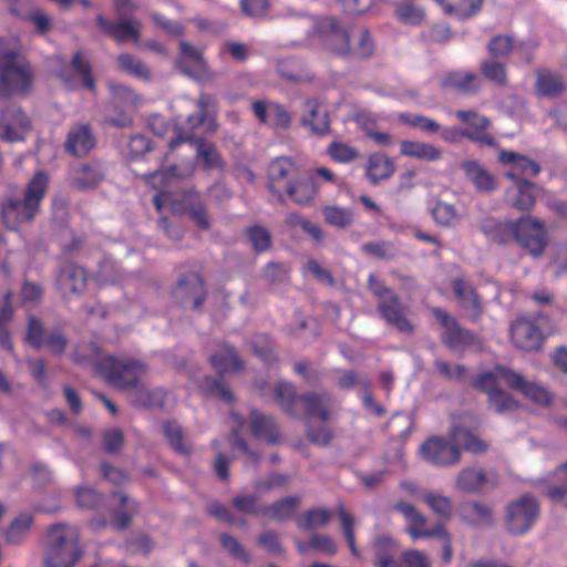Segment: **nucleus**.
Here are the masks:
<instances>
[{"instance_id": "nucleus-1", "label": "nucleus", "mask_w": 567, "mask_h": 567, "mask_svg": "<svg viewBox=\"0 0 567 567\" xmlns=\"http://www.w3.org/2000/svg\"><path fill=\"white\" fill-rule=\"evenodd\" d=\"M478 228L487 240L498 245L515 241L534 258L544 254L548 243L544 224L530 215L516 220L487 216L480 221Z\"/></svg>"}, {"instance_id": "nucleus-2", "label": "nucleus", "mask_w": 567, "mask_h": 567, "mask_svg": "<svg viewBox=\"0 0 567 567\" xmlns=\"http://www.w3.org/2000/svg\"><path fill=\"white\" fill-rule=\"evenodd\" d=\"M165 163L166 162H162V165L157 169L143 175L145 183L157 190L153 197L155 208L161 210L164 203L172 202L175 209L187 214L198 228L208 230L210 228V219L198 192L188 188L184 189L178 198H171V194L166 190V187L169 185V179L182 178L183 174L179 173L177 165L173 164L164 167Z\"/></svg>"}, {"instance_id": "nucleus-3", "label": "nucleus", "mask_w": 567, "mask_h": 567, "mask_svg": "<svg viewBox=\"0 0 567 567\" xmlns=\"http://www.w3.org/2000/svg\"><path fill=\"white\" fill-rule=\"evenodd\" d=\"M452 442L433 436L421 445L423 458L440 467H449L461 461V449L472 454H484L488 451V443L476 435L475 431L463 424L455 423L449 431Z\"/></svg>"}, {"instance_id": "nucleus-4", "label": "nucleus", "mask_w": 567, "mask_h": 567, "mask_svg": "<svg viewBox=\"0 0 567 567\" xmlns=\"http://www.w3.org/2000/svg\"><path fill=\"white\" fill-rule=\"evenodd\" d=\"M272 392L281 411L293 419L327 422L332 416L333 396L328 391H308L298 395L291 382L280 381Z\"/></svg>"}, {"instance_id": "nucleus-5", "label": "nucleus", "mask_w": 567, "mask_h": 567, "mask_svg": "<svg viewBox=\"0 0 567 567\" xmlns=\"http://www.w3.org/2000/svg\"><path fill=\"white\" fill-rule=\"evenodd\" d=\"M49 186V175L37 172L25 187L23 198H10L2 204L1 215L7 228L16 230L24 223H31L40 210Z\"/></svg>"}, {"instance_id": "nucleus-6", "label": "nucleus", "mask_w": 567, "mask_h": 567, "mask_svg": "<svg viewBox=\"0 0 567 567\" xmlns=\"http://www.w3.org/2000/svg\"><path fill=\"white\" fill-rule=\"evenodd\" d=\"M82 556L76 527L58 523L49 528L43 557L45 567H73Z\"/></svg>"}, {"instance_id": "nucleus-7", "label": "nucleus", "mask_w": 567, "mask_h": 567, "mask_svg": "<svg viewBox=\"0 0 567 567\" xmlns=\"http://www.w3.org/2000/svg\"><path fill=\"white\" fill-rule=\"evenodd\" d=\"M367 286L377 299V310L384 322L400 332L411 334L414 326L408 319L409 308L400 297L374 274H369Z\"/></svg>"}, {"instance_id": "nucleus-8", "label": "nucleus", "mask_w": 567, "mask_h": 567, "mask_svg": "<svg viewBox=\"0 0 567 567\" xmlns=\"http://www.w3.org/2000/svg\"><path fill=\"white\" fill-rule=\"evenodd\" d=\"M100 377L112 388L120 391H132L142 381L147 365L137 359H120L106 355L94 362Z\"/></svg>"}, {"instance_id": "nucleus-9", "label": "nucleus", "mask_w": 567, "mask_h": 567, "mask_svg": "<svg viewBox=\"0 0 567 567\" xmlns=\"http://www.w3.org/2000/svg\"><path fill=\"white\" fill-rule=\"evenodd\" d=\"M218 124L215 118L209 117L204 112L192 113L186 118V125L176 124L173 127V136L168 142V151L163 158V162L168 161V156L177 147L184 143L195 144L198 138H204L205 135H210L217 131Z\"/></svg>"}, {"instance_id": "nucleus-10", "label": "nucleus", "mask_w": 567, "mask_h": 567, "mask_svg": "<svg viewBox=\"0 0 567 567\" xmlns=\"http://www.w3.org/2000/svg\"><path fill=\"white\" fill-rule=\"evenodd\" d=\"M539 516V504L530 494H524L511 502L506 508V526L513 535H524L536 523Z\"/></svg>"}, {"instance_id": "nucleus-11", "label": "nucleus", "mask_w": 567, "mask_h": 567, "mask_svg": "<svg viewBox=\"0 0 567 567\" xmlns=\"http://www.w3.org/2000/svg\"><path fill=\"white\" fill-rule=\"evenodd\" d=\"M173 297L179 306L198 310L208 297L205 279L195 271L181 275L173 289Z\"/></svg>"}, {"instance_id": "nucleus-12", "label": "nucleus", "mask_w": 567, "mask_h": 567, "mask_svg": "<svg viewBox=\"0 0 567 567\" xmlns=\"http://www.w3.org/2000/svg\"><path fill=\"white\" fill-rule=\"evenodd\" d=\"M33 80L34 74L29 63L14 62L0 68V100L28 94L32 90Z\"/></svg>"}, {"instance_id": "nucleus-13", "label": "nucleus", "mask_w": 567, "mask_h": 567, "mask_svg": "<svg viewBox=\"0 0 567 567\" xmlns=\"http://www.w3.org/2000/svg\"><path fill=\"white\" fill-rule=\"evenodd\" d=\"M32 130V121L25 111L16 104L0 109V138L4 142H22Z\"/></svg>"}, {"instance_id": "nucleus-14", "label": "nucleus", "mask_w": 567, "mask_h": 567, "mask_svg": "<svg viewBox=\"0 0 567 567\" xmlns=\"http://www.w3.org/2000/svg\"><path fill=\"white\" fill-rule=\"evenodd\" d=\"M298 165L289 157L272 159L267 168V188L280 202H285V190L300 173Z\"/></svg>"}, {"instance_id": "nucleus-15", "label": "nucleus", "mask_w": 567, "mask_h": 567, "mask_svg": "<svg viewBox=\"0 0 567 567\" xmlns=\"http://www.w3.org/2000/svg\"><path fill=\"white\" fill-rule=\"evenodd\" d=\"M431 312L442 328L441 341L449 349H460L475 342V334L462 327L455 317L441 307H432Z\"/></svg>"}, {"instance_id": "nucleus-16", "label": "nucleus", "mask_w": 567, "mask_h": 567, "mask_svg": "<svg viewBox=\"0 0 567 567\" xmlns=\"http://www.w3.org/2000/svg\"><path fill=\"white\" fill-rule=\"evenodd\" d=\"M25 341L34 349L39 350L44 344L54 355H61L68 346V338L61 330L45 332L43 323L34 316L28 319V328L24 337Z\"/></svg>"}, {"instance_id": "nucleus-17", "label": "nucleus", "mask_w": 567, "mask_h": 567, "mask_svg": "<svg viewBox=\"0 0 567 567\" xmlns=\"http://www.w3.org/2000/svg\"><path fill=\"white\" fill-rule=\"evenodd\" d=\"M506 176L513 182L505 192V203L511 207L529 212L536 203V198L542 190L535 183L518 176L514 171L507 172Z\"/></svg>"}, {"instance_id": "nucleus-18", "label": "nucleus", "mask_w": 567, "mask_h": 567, "mask_svg": "<svg viewBox=\"0 0 567 567\" xmlns=\"http://www.w3.org/2000/svg\"><path fill=\"white\" fill-rule=\"evenodd\" d=\"M498 377L512 390L520 392L525 398L540 404L548 405L551 402L549 392L537 383L527 381L522 374L503 365H496Z\"/></svg>"}, {"instance_id": "nucleus-19", "label": "nucleus", "mask_w": 567, "mask_h": 567, "mask_svg": "<svg viewBox=\"0 0 567 567\" xmlns=\"http://www.w3.org/2000/svg\"><path fill=\"white\" fill-rule=\"evenodd\" d=\"M320 45L331 54L342 58L348 43L349 30L336 18L327 17L317 25Z\"/></svg>"}, {"instance_id": "nucleus-20", "label": "nucleus", "mask_w": 567, "mask_h": 567, "mask_svg": "<svg viewBox=\"0 0 567 567\" xmlns=\"http://www.w3.org/2000/svg\"><path fill=\"white\" fill-rule=\"evenodd\" d=\"M251 111L258 122L271 128L287 131L291 127L292 117L285 105L270 100H255Z\"/></svg>"}, {"instance_id": "nucleus-21", "label": "nucleus", "mask_w": 567, "mask_h": 567, "mask_svg": "<svg viewBox=\"0 0 567 567\" xmlns=\"http://www.w3.org/2000/svg\"><path fill=\"white\" fill-rule=\"evenodd\" d=\"M509 337L517 349L527 352L539 350L544 340L542 329L526 317H518L511 323Z\"/></svg>"}, {"instance_id": "nucleus-22", "label": "nucleus", "mask_w": 567, "mask_h": 567, "mask_svg": "<svg viewBox=\"0 0 567 567\" xmlns=\"http://www.w3.org/2000/svg\"><path fill=\"white\" fill-rule=\"evenodd\" d=\"M453 292L460 306L467 312L470 319L476 322L484 312L483 302L474 286L464 278L456 277L451 282Z\"/></svg>"}, {"instance_id": "nucleus-23", "label": "nucleus", "mask_w": 567, "mask_h": 567, "mask_svg": "<svg viewBox=\"0 0 567 567\" xmlns=\"http://www.w3.org/2000/svg\"><path fill=\"white\" fill-rule=\"evenodd\" d=\"M393 508L402 514L406 520V533L412 540L415 542L421 538H432L437 533V525L433 528H426V517L420 513L414 505L404 501H399L395 503Z\"/></svg>"}, {"instance_id": "nucleus-24", "label": "nucleus", "mask_w": 567, "mask_h": 567, "mask_svg": "<svg viewBox=\"0 0 567 567\" xmlns=\"http://www.w3.org/2000/svg\"><path fill=\"white\" fill-rule=\"evenodd\" d=\"M96 145V137L90 124L73 125L66 134L64 150L75 157L86 156Z\"/></svg>"}, {"instance_id": "nucleus-25", "label": "nucleus", "mask_w": 567, "mask_h": 567, "mask_svg": "<svg viewBox=\"0 0 567 567\" xmlns=\"http://www.w3.org/2000/svg\"><path fill=\"white\" fill-rule=\"evenodd\" d=\"M375 52V41L371 32L365 28L349 30L348 43L343 52V59L365 60Z\"/></svg>"}, {"instance_id": "nucleus-26", "label": "nucleus", "mask_w": 567, "mask_h": 567, "mask_svg": "<svg viewBox=\"0 0 567 567\" xmlns=\"http://www.w3.org/2000/svg\"><path fill=\"white\" fill-rule=\"evenodd\" d=\"M105 175L103 164L93 159L75 167L71 174L70 183L80 190L92 189L104 181Z\"/></svg>"}, {"instance_id": "nucleus-27", "label": "nucleus", "mask_w": 567, "mask_h": 567, "mask_svg": "<svg viewBox=\"0 0 567 567\" xmlns=\"http://www.w3.org/2000/svg\"><path fill=\"white\" fill-rule=\"evenodd\" d=\"M95 20L101 30L120 44L128 41L137 43L141 39L138 21L130 22L121 20L118 22H112L102 14H99Z\"/></svg>"}, {"instance_id": "nucleus-28", "label": "nucleus", "mask_w": 567, "mask_h": 567, "mask_svg": "<svg viewBox=\"0 0 567 567\" xmlns=\"http://www.w3.org/2000/svg\"><path fill=\"white\" fill-rule=\"evenodd\" d=\"M56 285L63 293L80 295L86 289L87 271L80 265L66 264L58 274Z\"/></svg>"}, {"instance_id": "nucleus-29", "label": "nucleus", "mask_w": 567, "mask_h": 567, "mask_svg": "<svg viewBox=\"0 0 567 567\" xmlns=\"http://www.w3.org/2000/svg\"><path fill=\"white\" fill-rule=\"evenodd\" d=\"M441 86L444 90L467 95L480 90L481 80L474 72L452 71L444 75Z\"/></svg>"}, {"instance_id": "nucleus-30", "label": "nucleus", "mask_w": 567, "mask_h": 567, "mask_svg": "<svg viewBox=\"0 0 567 567\" xmlns=\"http://www.w3.org/2000/svg\"><path fill=\"white\" fill-rule=\"evenodd\" d=\"M535 90L539 96L553 99L560 96L567 85L561 74L540 68L536 70Z\"/></svg>"}, {"instance_id": "nucleus-31", "label": "nucleus", "mask_w": 567, "mask_h": 567, "mask_svg": "<svg viewBox=\"0 0 567 567\" xmlns=\"http://www.w3.org/2000/svg\"><path fill=\"white\" fill-rule=\"evenodd\" d=\"M395 173L394 162L384 153L369 154L365 166V176L373 186L389 179Z\"/></svg>"}, {"instance_id": "nucleus-32", "label": "nucleus", "mask_w": 567, "mask_h": 567, "mask_svg": "<svg viewBox=\"0 0 567 567\" xmlns=\"http://www.w3.org/2000/svg\"><path fill=\"white\" fill-rule=\"evenodd\" d=\"M251 434L259 440L275 444L280 440V433L276 420L254 409L249 415Z\"/></svg>"}, {"instance_id": "nucleus-33", "label": "nucleus", "mask_w": 567, "mask_h": 567, "mask_svg": "<svg viewBox=\"0 0 567 567\" xmlns=\"http://www.w3.org/2000/svg\"><path fill=\"white\" fill-rule=\"evenodd\" d=\"M318 193V186L313 176L301 172L285 190V196L298 205H307L313 200Z\"/></svg>"}, {"instance_id": "nucleus-34", "label": "nucleus", "mask_w": 567, "mask_h": 567, "mask_svg": "<svg viewBox=\"0 0 567 567\" xmlns=\"http://www.w3.org/2000/svg\"><path fill=\"white\" fill-rule=\"evenodd\" d=\"M166 391L162 388L148 389L141 381L131 391V404L144 409H163L166 402Z\"/></svg>"}, {"instance_id": "nucleus-35", "label": "nucleus", "mask_w": 567, "mask_h": 567, "mask_svg": "<svg viewBox=\"0 0 567 567\" xmlns=\"http://www.w3.org/2000/svg\"><path fill=\"white\" fill-rule=\"evenodd\" d=\"M400 154L419 161L436 162L442 158V150L431 143L403 140L400 143Z\"/></svg>"}, {"instance_id": "nucleus-36", "label": "nucleus", "mask_w": 567, "mask_h": 567, "mask_svg": "<svg viewBox=\"0 0 567 567\" xmlns=\"http://www.w3.org/2000/svg\"><path fill=\"white\" fill-rule=\"evenodd\" d=\"M398 543L390 536L381 535L373 540L374 567H396Z\"/></svg>"}, {"instance_id": "nucleus-37", "label": "nucleus", "mask_w": 567, "mask_h": 567, "mask_svg": "<svg viewBox=\"0 0 567 567\" xmlns=\"http://www.w3.org/2000/svg\"><path fill=\"white\" fill-rule=\"evenodd\" d=\"M305 110L308 115H305L301 123L305 127L309 128L313 134L323 136L330 130V122L328 114L319 113L320 104L317 99H308L303 103Z\"/></svg>"}, {"instance_id": "nucleus-38", "label": "nucleus", "mask_w": 567, "mask_h": 567, "mask_svg": "<svg viewBox=\"0 0 567 567\" xmlns=\"http://www.w3.org/2000/svg\"><path fill=\"white\" fill-rule=\"evenodd\" d=\"M300 503L301 497L298 495L282 497L272 502L270 505L264 506L262 515L276 522H286L293 517Z\"/></svg>"}, {"instance_id": "nucleus-39", "label": "nucleus", "mask_w": 567, "mask_h": 567, "mask_svg": "<svg viewBox=\"0 0 567 567\" xmlns=\"http://www.w3.org/2000/svg\"><path fill=\"white\" fill-rule=\"evenodd\" d=\"M114 495L118 497L120 508L112 513V526L114 529L123 532L131 526L138 512V503L131 499L125 493L116 492Z\"/></svg>"}, {"instance_id": "nucleus-40", "label": "nucleus", "mask_w": 567, "mask_h": 567, "mask_svg": "<svg viewBox=\"0 0 567 567\" xmlns=\"http://www.w3.org/2000/svg\"><path fill=\"white\" fill-rule=\"evenodd\" d=\"M498 161L504 165H511L518 176L522 174L536 177L540 173L538 163L514 151L502 150L498 153Z\"/></svg>"}, {"instance_id": "nucleus-41", "label": "nucleus", "mask_w": 567, "mask_h": 567, "mask_svg": "<svg viewBox=\"0 0 567 567\" xmlns=\"http://www.w3.org/2000/svg\"><path fill=\"white\" fill-rule=\"evenodd\" d=\"M210 363L220 374L237 372L244 368L237 350L227 343L221 344L219 350L210 357Z\"/></svg>"}, {"instance_id": "nucleus-42", "label": "nucleus", "mask_w": 567, "mask_h": 567, "mask_svg": "<svg viewBox=\"0 0 567 567\" xmlns=\"http://www.w3.org/2000/svg\"><path fill=\"white\" fill-rule=\"evenodd\" d=\"M461 168L466 176L481 192H492L496 188L497 183L495 177L484 169L476 161H464L461 163Z\"/></svg>"}, {"instance_id": "nucleus-43", "label": "nucleus", "mask_w": 567, "mask_h": 567, "mask_svg": "<svg viewBox=\"0 0 567 567\" xmlns=\"http://www.w3.org/2000/svg\"><path fill=\"white\" fill-rule=\"evenodd\" d=\"M487 483V475L483 468L465 467L456 477V486L466 493H478Z\"/></svg>"}, {"instance_id": "nucleus-44", "label": "nucleus", "mask_w": 567, "mask_h": 567, "mask_svg": "<svg viewBox=\"0 0 567 567\" xmlns=\"http://www.w3.org/2000/svg\"><path fill=\"white\" fill-rule=\"evenodd\" d=\"M442 138L451 144L460 143L463 138H467L474 143H478L482 145L494 147L496 146V141L492 135H480L476 133H471L470 130H463L456 126L444 127L441 132Z\"/></svg>"}, {"instance_id": "nucleus-45", "label": "nucleus", "mask_w": 567, "mask_h": 567, "mask_svg": "<svg viewBox=\"0 0 567 567\" xmlns=\"http://www.w3.org/2000/svg\"><path fill=\"white\" fill-rule=\"evenodd\" d=\"M446 14L467 19L481 9L482 0H436Z\"/></svg>"}, {"instance_id": "nucleus-46", "label": "nucleus", "mask_w": 567, "mask_h": 567, "mask_svg": "<svg viewBox=\"0 0 567 567\" xmlns=\"http://www.w3.org/2000/svg\"><path fill=\"white\" fill-rule=\"evenodd\" d=\"M331 511L322 507H313L296 517V525L301 530H311L328 525L331 520Z\"/></svg>"}, {"instance_id": "nucleus-47", "label": "nucleus", "mask_w": 567, "mask_h": 567, "mask_svg": "<svg viewBox=\"0 0 567 567\" xmlns=\"http://www.w3.org/2000/svg\"><path fill=\"white\" fill-rule=\"evenodd\" d=\"M163 432L171 447L176 453L182 455H189L192 453V446L184 442V431L176 421H165Z\"/></svg>"}, {"instance_id": "nucleus-48", "label": "nucleus", "mask_w": 567, "mask_h": 567, "mask_svg": "<svg viewBox=\"0 0 567 567\" xmlns=\"http://www.w3.org/2000/svg\"><path fill=\"white\" fill-rule=\"evenodd\" d=\"M70 66L72 71L81 79V83L90 91L95 90V79L92 73V65L87 59L84 58L83 52L78 50L73 53Z\"/></svg>"}, {"instance_id": "nucleus-49", "label": "nucleus", "mask_w": 567, "mask_h": 567, "mask_svg": "<svg viewBox=\"0 0 567 567\" xmlns=\"http://www.w3.org/2000/svg\"><path fill=\"white\" fill-rule=\"evenodd\" d=\"M244 234L251 244L252 250L257 254L265 252L271 248L272 237L270 231L261 225H252L244 229Z\"/></svg>"}, {"instance_id": "nucleus-50", "label": "nucleus", "mask_w": 567, "mask_h": 567, "mask_svg": "<svg viewBox=\"0 0 567 567\" xmlns=\"http://www.w3.org/2000/svg\"><path fill=\"white\" fill-rule=\"evenodd\" d=\"M487 404L488 410L494 411L496 414L513 412L518 408V402L501 388L487 395Z\"/></svg>"}, {"instance_id": "nucleus-51", "label": "nucleus", "mask_w": 567, "mask_h": 567, "mask_svg": "<svg viewBox=\"0 0 567 567\" xmlns=\"http://www.w3.org/2000/svg\"><path fill=\"white\" fill-rule=\"evenodd\" d=\"M398 118L401 123L419 128L426 134H435L441 131L440 123L422 114L403 112L399 114Z\"/></svg>"}, {"instance_id": "nucleus-52", "label": "nucleus", "mask_w": 567, "mask_h": 567, "mask_svg": "<svg viewBox=\"0 0 567 567\" xmlns=\"http://www.w3.org/2000/svg\"><path fill=\"white\" fill-rule=\"evenodd\" d=\"M395 16L402 23L414 27L422 24L426 17L424 9L411 1L399 3L395 7Z\"/></svg>"}, {"instance_id": "nucleus-53", "label": "nucleus", "mask_w": 567, "mask_h": 567, "mask_svg": "<svg viewBox=\"0 0 567 567\" xmlns=\"http://www.w3.org/2000/svg\"><path fill=\"white\" fill-rule=\"evenodd\" d=\"M337 512H338V516L340 518L342 534H343L344 539L349 546L351 555L354 557H360V551H359V549L357 547V543H355V534H354L355 519H354V517L346 511L343 505H339Z\"/></svg>"}, {"instance_id": "nucleus-54", "label": "nucleus", "mask_w": 567, "mask_h": 567, "mask_svg": "<svg viewBox=\"0 0 567 567\" xmlns=\"http://www.w3.org/2000/svg\"><path fill=\"white\" fill-rule=\"evenodd\" d=\"M322 214L326 223L334 227L344 228L353 223V213L347 207L326 206Z\"/></svg>"}, {"instance_id": "nucleus-55", "label": "nucleus", "mask_w": 567, "mask_h": 567, "mask_svg": "<svg viewBox=\"0 0 567 567\" xmlns=\"http://www.w3.org/2000/svg\"><path fill=\"white\" fill-rule=\"evenodd\" d=\"M196 147L197 156L203 159L207 169L223 166V161L217 147L213 143H206L204 138H198L197 143L192 144Z\"/></svg>"}, {"instance_id": "nucleus-56", "label": "nucleus", "mask_w": 567, "mask_h": 567, "mask_svg": "<svg viewBox=\"0 0 567 567\" xmlns=\"http://www.w3.org/2000/svg\"><path fill=\"white\" fill-rule=\"evenodd\" d=\"M327 154L337 163L349 164L360 157V152L346 143L333 141L327 148Z\"/></svg>"}, {"instance_id": "nucleus-57", "label": "nucleus", "mask_w": 567, "mask_h": 567, "mask_svg": "<svg viewBox=\"0 0 567 567\" xmlns=\"http://www.w3.org/2000/svg\"><path fill=\"white\" fill-rule=\"evenodd\" d=\"M480 70L485 79L497 86L507 85L508 81L505 64L497 61L484 60L480 64Z\"/></svg>"}, {"instance_id": "nucleus-58", "label": "nucleus", "mask_w": 567, "mask_h": 567, "mask_svg": "<svg viewBox=\"0 0 567 567\" xmlns=\"http://www.w3.org/2000/svg\"><path fill=\"white\" fill-rule=\"evenodd\" d=\"M298 549L300 553H306L308 549H316L327 555H334L338 547L330 536L315 534L307 543H298Z\"/></svg>"}, {"instance_id": "nucleus-59", "label": "nucleus", "mask_w": 567, "mask_h": 567, "mask_svg": "<svg viewBox=\"0 0 567 567\" xmlns=\"http://www.w3.org/2000/svg\"><path fill=\"white\" fill-rule=\"evenodd\" d=\"M455 116L464 124H467L471 127V133H476L480 135H491L489 133H486V128L489 125V120L478 114L475 111L468 110H458L455 112Z\"/></svg>"}, {"instance_id": "nucleus-60", "label": "nucleus", "mask_w": 567, "mask_h": 567, "mask_svg": "<svg viewBox=\"0 0 567 567\" xmlns=\"http://www.w3.org/2000/svg\"><path fill=\"white\" fill-rule=\"evenodd\" d=\"M33 524L31 514H20L9 526L6 533L7 540L11 544H19Z\"/></svg>"}, {"instance_id": "nucleus-61", "label": "nucleus", "mask_w": 567, "mask_h": 567, "mask_svg": "<svg viewBox=\"0 0 567 567\" xmlns=\"http://www.w3.org/2000/svg\"><path fill=\"white\" fill-rule=\"evenodd\" d=\"M423 499L434 513L443 518H450L452 513V502L450 497L426 491L423 494Z\"/></svg>"}, {"instance_id": "nucleus-62", "label": "nucleus", "mask_w": 567, "mask_h": 567, "mask_svg": "<svg viewBox=\"0 0 567 567\" xmlns=\"http://www.w3.org/2000/svg\"><path fill=\"white\" fill-rule=\"evenodd\" d=\"M75 498L79 507L84 509H97L104 503L103 494L91 487H78Z\"/></svg>"}, {"instance_id": "nucleus-63", "label": "nucleus", "mask_w": 567, "mask_h": 567, "mask_svg": "<svg viewBox=\"0 0 567 567\" xmlns=\"http://www.w3.org/2000/svg\"><path fill=\"white\" fill-rule=\"evenodd\" d=\"M117 61L121 69L126 73L141 79L150 78V71L146 65L141 60L134 58L132 54H120L117 56Z\"/></svg>"}, {"instance_id": "nucleus-64", "label": "nucleus", "mask_w": 567, "mask_h": 567, "mask_svg": "<svg viewBox=\"0 0 567 567\" xmlns=\"http://www.w3.org/2000/svg\"><path fill=\"white\" fill-rule=\"evenodd\" d=\"M557 480L561 481L563 484L559 486H550L547 488V495L555 502H561L567 506V463L561 464L555 472Z\"/></svg>"}]
</instances>
